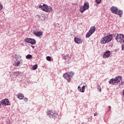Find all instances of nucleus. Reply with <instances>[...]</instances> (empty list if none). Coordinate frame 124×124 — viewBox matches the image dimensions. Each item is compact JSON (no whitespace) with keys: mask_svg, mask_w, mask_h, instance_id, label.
Returning a JSON list of instances; mask_svg holds the SVG:
<instances>
[{"mask_svg":"<svg viewBox=\"0 0 124 124\" xmlns=\"http://www.w3.org/2000/svg\"><path fill=\"white\" fill-rule=\"evenodd\" d=\"M112 40L113 36L112 34H109L101 39L100 42L101 44H107V43L111 42Z\"/></svg>","mask_w":124,"mask_h":124,"instance_id":"f257e3e1","label":"nucleus"},{"mask_svg":"<svg viewBox=\"0 0 124 124\" xmlns=\"http://www.w3.org/2000/svg\"><path fill=\"white\" fill-rule=\"evenodd\" d=\"M74 76V72L71 71L70 72L65 73L63 74V77L66 79L67 82L69 83L71 81V78Z\"/></svg>","mask_w":124,"mask_h":124,"instance_id":"f03ea898","label":"nucleus"},{"mask_svg":"<svg viewBox=\"0 0 124 124\" xmlns=\"http://www.w3.org/2000/svg\"><path fill=\"white\" fill-rule=\"evenodd\" d=\"M47 116L50 119H53V118H58V112L57 111L52 110H48L46 111Z\"/></svg>","mask_w":124,"mask_h":124,"instance_id":"7ed1b4c3","label":"nucleus"},{"mask_svg":"<svg viewBox=\"0 0 124 124\" xmlns=\"http://www.w3.org/2000/svg\"><path fill=\"white\" fill-rule=\"evenodd\" d=\"M122 77L119 76L116 77L114 78H111L110 79V80L108 81V83L110 85H115V84H118V83H120L121 81H122Z\"/></svg>","mask_w":124,"mask_h":124,"instance_id":"20e7f679","label":"nucleus"},{"mask_svg":"<svg viewBox=\"0 0 124 124\" xmlns=\"http://www.w3.org/2000/svg\"><path fill=\"white\" fill-rule=\"evenodd\" d=\"M114 36L117 41V42H119L120 43H124V35L122 34H114Z\"/></svg>","mask_w":124,"mask_h":124,"instance_id":"39448f33","label":"nucleus"},{"mask_svg":"<svg viewBox=\"0 0 124 124\" xmlns=\"http://www.w3.org/2000/svg\"><path fill=\"white\" fill-rule=\"evenodd\" d=\"M39 8H41L42 10L45 11V12H52L53 9L50 6H48L44 4L43 5H40Z\"/></svg>","mask_w":124,"mask_h":124,"instance_id":"423d86ee","label":"nucleus"},{"mask_svg":"<svg viewBox=\"0 0 124 124\" xmlns=\"http://www.w3.org/2000/svg\"><path fill=\"white\" fill-rule=\"evenodd\" d=\"M89 7H90L89 2L86 1L84 3L83 6H81L80 7L79 11L81 13H84L86 10H88V9H89Z\"/></svg>","mask_w":124,"mask_h":124,"instance_id":"0eeeda50","label":"nucleus"},{"mask_svg":"<svg viewBox=\"0 0 124 124\" xmlns=\"http://www.w3.org/2000/svg\"><path fill=\"white\" fill-rule=\"evenodd\" d=\"M0 104L3 106H7L10 105V102H9V100L8 99H4L0 101Z\"/></svg>","mask_w":124,"mask_h":124,"instance_id":"6e6552de","label":"nucleus"},{"mask_svg":"<svg viewBox=\"0 0 124 124\" xmlns=\"http://www.w3.org/2000/svg\"><path fill=\"white\" fill-rule=\"evenodd\" d=\"M25 42H27V43H30V44H32V45H35L36 43V41L34 39L31 38H27L24 39Z\"/></svg>","mask_w":124,"mask_h":124,"instance_id":"1a4fd4ad","label":"nucleus"},{"mask_svg":"<svg viewBox=\"0 0 124 124\" xmlns=\"http://www.w3.org/2000/svg\"><path fill=\"white\" fill-rule=\"evenodd\" d=\"M32 32L33 34L35 35V36H36L37 37H40V38H41V36H42V34H43L42 31H33Z\"/></svg>","mask_w":124,"mask_h":124,"instance_id":"9d476101","label":"nucleus"},{"mask_svg":"<svg viewBox=\"0 0 124 124\" xmlns=\"http://www.w3.org/2000/svg\"><path fill=\"white\" fill-rule=\"evenodd\" d=\"M10 74L12 78H14V79H15V78H16L17 76H19V75H20V72H15L13 73H11Z\"/></svg>","mask_w":124,"mask_h":124,"instance_id":"9b49d317","label":"nucleus"},{"mask_svg":"<svg viewBox=\"0 0 124 124\" xmlns=\"http://www.w3.org/2000/svg\"><path fill=\"white\" fill-rule=\"evenodd\" d=\"M118 7H116V6H112L110 8V10L112 12V13H113V14H116L117 13V12L118 10Z\"/></svg>","mask_w":124,"mask_h":124,"instance_id":"f8f14e48","label":"nucleus"},{"mask_svg":"<svg viewBox=\"0 0 124 124\" xmlns=\"http://www.w3.org/2000/svg\"><path fill=\"white\" fill-rule=\"evenodd\" d=\"M74 41L77 44H80L83 43V40L78 37H75Z\"/></svg>","mask_w":124,"mask_h":124,"instance_id":"ddd939ff","label":"nucleus"},{"mask_svg":"<svg viewBox=\"0 0 124 124\" xmlns=\"http://www.w3.org/2000/svg\"><path fill=\"white\" fill-rule=\"evenodd\" d=\"M110 57V51H107L103 55V58L104 59H108Z\"/></svg>","mask_w":124,"mask_h":124,"instance_id":"4468645a","label":"nucleus"},{"mask_svg":"<svg viewBox=\"0 0 124 124\" xmlns=\"http://www.w3.org/2000/svg\"><path fill=\"white\" fill-rule=\"evenodd\" d=\"M23 64V60H20L19 61H16L15 63L16 66H21Z\"/></svg>","mask_w":124,"mask_h":124,"instance_id":"2eb2a0df","label":"nucleus"},{"mask_svg":"<svg viewBox=\"0 0 124 124\" xmlns=\"http://www.w3.org/2000/svg\"><path fill=\"white\" fill-rule=\"evenodd\" d=\"M115 14L116 15H119V17H122V16L123 15V11L121 10H118Z\"/></svg>","mask_w":124,"mask_h":124,"instance_id":"dca6fc26","label":"nucleus"},{"mask_svg":"<svg viewBox=\"0 0 124 124\" xmlns=\"http://www.w3.org/2000/svg\"><path fill=\"white\" fill-rule=\"evenodd\" d=\"M25 97V96H24V94L18 93L17 94V98H19V99H24V98Z\"/></svg>","mask_w":124,"mask_h":124,"instance_id":"f3484780","label":"nucleus"},{"mask_svg":"<svg viewBox=\"0 0 124 124\" xmlns=\"http://www.w3.org/2000/svg\"><path fill=\"white\" fill-rule=\"evenodd\" d=\"M89 31L92 33H93V32H94V31H95V27L94 26H92L91 27Z\"/></svg>","mask_w":124,"mask_h":124,"instance_id":"a211bd4d","label":"nucleus"},{"mask_svg":"<svg viewBox=\"0 0 124 124\" xmlns=\"http://www.w3.org/2000/svg\"><path fill=\"white\" fill-rule=\"evenodd\" d=\"M92 34H93L90 31H88L86 34V38H89V37H90V36H91L92 35Z\"/></svg>","mask_w":124,"mask_h":124,"instance_id":"6ab92c4d","label":"nucleus"},{"mask_svg":"<svg viewBox=\"0 0 124 124\" xmlns=\"http://www.w3.org/2000/svg\"><path fill=\"white\" fill-rule=\"evenodd\" d=\"M26 58L27 60H30V59H31V58H32V55L31 54H28L26 56Z\"/></svg>","mask_w":124,"mask_h":124,"instance_id":"aec40b11","label":"nucleus"},{"mask_svg":"<svg viewBox=\"0 0 124 124\" xmlns=\"http://www.w3.org/2000/svg\"><path fill=\"white\" fill-rule=\"evenodd\" d=\"M15 58L16 59V61H18V60H19V59L21 58V56L19 55H15Z\"/></svg>","mask_w":124,"mask_h":124,"instance_id":"412c9836","label":"nucleus"},{"mask_svg":"<svg viewBox=\"0 0 124 124\" xmlns=\"http://www.w3.org/2000/svg\"><path fill=\"white\" fill-rule=\"evenodd\" d=\"M37 69V64H35L33 66V70H35Z\"/></svg>","mask_w":124,"mask_h":124,"instance_id":"4be33fe9","label":"nucleus"},{"mask_svg":"<svg viewBox=\"0 0 124 124\" xmlns=\"http://www.w3.org/2000/svg\"><path fill=\"white\" fill-rule=\"evenodd\" d=\"M46 60L48 61V62H51V57L50 56H47L46 57Z\"/></svg>","mask_w":124,"mask_h":124,"instance_id":"5701e85b","label":"nucleus"},{"mask_svg":"<svg viewBox=\"0 0 124 124\" xmlns=\"http://www.w3.org/2000/svg\"><path fill=\"white\" fill-rule=\"evenodd\" d=\"M97 89L98 91H99V92H100V93L101 92V88L100 87V86L98 85L97 86Z\"/></svg>","mask_w":124,"mask_h":124,"instance_id":"b1692460","label":"nucleus"},{"mask_svg":"<svg viewBox=\"0 0 124 124\" xmlns=\"http://www.w3.org/2000/svg\"><path fill=\"white\" fill-rule=\"evenodd\" d=\"M96 2L97 4H99L101 2V0H96Z\"/></svg>","mask_w":124,"mask_h":124,"instance_id":"393cba45","label":"nucleus"},{"mask_svg":"<svg viewBox=\"0 0 124 124\" xmlns=\"http://www.w3.org/2000/svg\"><path fill=\"white\" fill-rule=\"evenodd\" d=\"M80 93H85V89L82 88V89L80 90Z\"/></svg>","mask_w":124,"mask_h":124,"instance_id":"a878e982","label":"nucleus"},{"mask_svg":"<svg viewBox=\"0 0 124 124\" xmlns=\"http://www.w3.org/2000/svg\"><path fill=\"white\" fill-rule=\"evenodd\" d=\"M2 8H3L2 5H1V4H0V10H1V9H2Z\"/></svg>","mask_w":124,"mask_h":124,"instance_id":"bb28decb","label":"nucleus"},{"mask_svg":"<svg viewBox=\"0 0 124 124\" xmlns=\"http://www.w3.org/2000/svg\"><path fill=\"white\" fill-rule=\"evenodd\" d=\"M78 90L79 91V92H81V87L80 86H78Z\"/></svg>","mask_w":124,"mask_h":124,"instance_id":"cd10ccee","label":"nucleus"},{"mask_svg":"<svg viewBox=\"0 0 124 124\" xmlns=\"http://www.w3.org/2000/svg\"><path fill=\"white\" fill-rule=\"evenodd\" d=\"M122 50H123V51H124V45H122Z\"/></svg>","mask_w":124,"mask_h":124,"instance_id":"c85d7f7f","label":"nucleus"},{"mask_svg":"<svg viewBox=\"0 0 124 124\" xmlns=\"http://www.w3.org/2000/svg\"><path fill=\"white\" fill-rule=\"evenodd\" d=\"M24 101H25V102H28V98H25L24 99Z\"/></svg>","mask_w":124,"mask_h":124,"instance_id":"c756f323","label":"nucleus"},{"mask_svg":"<svg viewBox=\"0 0 124 124\" xmlns=\"http://www.w3.org/2000/svg\"><path fill=\"white\" fill-rule=\"evenodd\" d=\"M110 110H111V106H109L108 111L109 112V111H110Z\"/></svg>","mask_w":124,"mask_h":124,"instance_id":"7c9ffc66","label":"nucleus"},{"mask_svg":"<svg viewBox=\"0 0 124 124\" xmlns=\"http://www.w3.org/2000/svg\"><path fill=\"white\" fill-rule=\"evenodd\" d=\"M94 116L95 117V116H97V113H94Z\"/></svg>","mask_w":124,"mask_h":124,"instance_id":"2f4dec72","label":"nucleus"},{"mask_svg":"<svg viewBox=\"0 0 124 124\" xmlns=\"http://www.w3.org/2000/svg\"><path fill=\"white\" fill-rule=\"evenodd\" d=\"M31 47L32 48V49H34V48H35V46H31Z\"/></svg>","mask_w":124,"mask_h":124,"instance_id":"473e14b6","label":"nucleus"},{"mask_svg":"<svg viewBox=\"0 0 124 124\" xmlns=\"http://www.w3.org/2000/svg\"><path fill=\"white\" fill-rule=\"evenodd\" d=\"M86 87V86H83L82 87V89H84L85 90V88Z\"/></svg>","mask_w":124,"mask_h":124,"instance_id":"72a5a7b5","label":"nucleus"},{"mask_svg":"<svg viewBox=\"0 0 124 124\" xmlns=\"http://www.w3.org/2000/svg\"><path fill=\"white\" fill-rule=\"evenodd\" d=\"M1 107V104L0 103V108Z\"/></svg>","mask_w":124,"mask_h":124,"instance_id":"f704fd0d","label":"nucleus"},{"mask_svg":"<svg viewBox=\"0 0 124 124\" xmlns=\"http://www.w3.org/2000/svg\"><path fill=\"white\" fill-rule=\"evenodd\" d=\"M121 84H122V85H124V82H122Z\"/></svg>","mask_w":124,"mask_h":124,"instance_id":"c9c22d12","label":"nucleus"},{"mask_svg":"<svg viewBox=\"0 0 124 124\" xmlns=\"http://www.w3.org/2000/svg\"><path fill=\"white\" fill-rule=\"evenodd\" d=\"M64 60H66V58H65V57L64 58Z\"/></svg>","mask_w":124,"mask_h":124,"instance_id":"e433bc0d","label":"nucleus"}]
</instances>
